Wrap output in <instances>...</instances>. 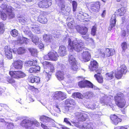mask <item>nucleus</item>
<instances>
[{
  "instance_id": "obj_29",
  "label": "nucleus",
  "mask_w": 129,
  "mask_h": 129,
  "mask_svg": "<svg viewBox=\"0 0 129 129\" xmlns=\"http://www.w3.org/2000/svg\"><path fill=\"white\" fill-rule=\"evenodd\" d=\"M100 73L95 74L94 75V77L96 78L98 82L102 83L103 81V78L102 76L100 75Z\"/></svg>"
},
{
  "instance_id": "obj_37",
  "label": "nucleus",
  "mask_w": 129,
  "mask_h": 129,
  "mask_svg": "<svg viewBox=\"0 0 129 129\" xmlns=\"http://www.w3.org/2000/svg\"><path fill=\"white\" fill-rule=\"evenodd\" d=\"M18 30L15 29H12L11 31V34L13 37H15L18 36Z\"/></svg>"
},
{
  "instance_id": "obj_26",
  "label": "nucleus",
  "mask_w": 129,
  "mask_h": 129,
  "mask_svg": "<svg viewBox=\"0 0 129 129\" xmlns=\"http://www.w3.org/2000/svg\"><path fill=\"white\" fill-rule=\"evenodd\" d=\"M40 67L39 66H35L34 67H31L28 70L29 73H36L40 71Z\"/></svg>"
},
{
  "instance_id": "obj_56",
  "label": "nucleus",
  "mask_w": 129,
  "mask_h": 129,
  "mask_svg": "<svg viewBox=\"0 0 129 129\" xmlns=\"http://www.w3.org/2000/svg\"><path fill=\"white\" fill-rule=\"evenodd\" d=\"M87 41H90L89 43H92L93 42V40L91 38H87Z\"/></svg>"
},
{
  "instance_id": "obj_51",
  "label": "nucleus",
  "mask_w": 129,
  "mask_h": 129,
  "mask_svg": "<svg viewBox=\"0 0 129 129\" xmlns=\"http://www.w3.org/2000/svg\"><path fill=\"white\" fill-rule=\"evenodd\" d=\"M35 82L36 83H39L40 81V78L39 77H37L35 76Z\"/></svg>"
},
{
  "instance_id": "obj_43",
  "label": "nucleus",
  "mask_w": 129,
  "mask_h": 129,
  "mask_svg": "<svg viewBox=\"0 0 129 129\" xmlns=\"http://www.w3.org/2000/svg\"><path fill=\"white\" fill-rule=\"evenodd\" d=\"M25 50L24 47H20L17 50V52L18 54H21L25 53Z\"/></svg>"
},
{
  "instance_id": "obj_45",
  "label": "nucleus",
  "mask_w": 129,
  "mask_h": 129,
  "mask_svg": "<svg viewBox=\"0 0 129 129\" xmlns=\"http://www.w3.org/2000/svg\"><path fill=\"white\" fill-rule=\"evenodd\" d=\"M39 38L37 37H33L32 39V41L36 44H37L39 43Z\"/></svg>"
},
{
  "instance_id": "obj_13",
  "label": "nucleus",
  "mask_w": 129,
  "mask_h": 129,
  "mask_svg": "<svg viewBox=\"0 0 129 129\" xmlns=\"http://www.w3.org/2000/svg\"><path fill=\"white\" fill-rule=\"evenodd\" d=\"M54 99L60 101L67 98V94L65 92L59 91L55 92L53 96Z\"/></svg>"
},
{
  "instance_id": "obj_62",
  "label": "nucleus",
  "mask_w": 129,
  "mask_h": 129,
  "mask_svg": "<svg viewBox=\"0 0 129 129\" xmlns=\"http://www.w3.org/2000/svg\"><path fill=\"white\" fill-rule=\"evenodd\" d=\"M29 99L30 102H33L34 101V100L31 98H29Z\"/></svg>"
},
{
  "instance_id": "obj_44",
  "label": "nucleus",
  "mask_w": 129,
  "mask_h": 129,
  "mask_svg": "<svg viewBox=\"0 0 129 129\" xmlns=\"http://www.w3.org/2000/svg\"><path fill=\"white\" fill-rule=\"evenodd\" d=\"M4 24L2 22H0V34L3 33L4 31Z\"/></svg>"
},
{
  "instance_id": "obj_7",
  "label": "nucleus",
  "mask_w": 129,
  "mask_h": 129,
  "mask_svg": "<svg viewBox=\"0 0 129 129\" xmlns=\"http://www.w3.org/2000/svg\"><path fill=\"white\" fill-rule=\"evenodd\" d=\"M59 56L57 52L54 51H50L48 54L44 56L45 60L56 61L58 59Z\"/></svg>"
},
{
  "instance_id": "obj_3",
  "label": "nucleus",
  "mask_w": 129,
  "mask_h": 129,
  "mask_svg": "<svg viewBox=\"0 0 129 129\" xmlns=\"http://www.w3.org/2000/svg\"><path fill=\"white\" fill-rule=\"evenodd\" d=\"M67 62V64L71 66V70L74 71L78 70L79 69L78 62L73 55H68Z\"/></svg>"
},
{
  "instance_id": "obj_15",
  "label": "nucleus",
  "mask_w": 129,
  "mask_h": 129,
  "mask_svg": "<svg viewBox=\"0 0 129 129\" xmlns=\"http://www.w3.org/2000/svg\"><path fill=\"white\" fill-rule=\"evenodd\" d=\"M47 15V13L46 12H43L40 14L38 17V21L41 23H46L48 21V20L46 18Z\"/></svg>"
},
{
  "instance_id": "obj_40",
  "label": "nucleus",
  "mask_w": 129,
  "mask_h": 129,
  "mask_svg": "<svg viewBox=\"0 0 129 129\" xmlns=\"http://www.w3.org/2000/svg\"><path fill=\"white\" fill-rule=\"evenodd\" d=\"M10 11L8 12H7L6 13H8L9 18L10 19H11L14 18L15 15V14H14V13L12 12V9L11 8L10 9Z\"/></svg>"
},
{
  "instance_id": "obj_64",
  "label": "nucleus",
  "mask_w": 129,
  "mask_h": 129,
  "mask_svg": "<svg viewBox=\"0 0 129 129\" xmlns=\"http://www.w3.org/2000/svg\"><path fill=\"white\" fill-rule=\"evenodd\" d=\"M125 19V18L124 17H122V21H124L123 20H124Z\"/></svg>"
},
{
  "instance_id": "obj_16",
  "label": "nucleus",
  "mask_w": 129,
  "mask_h": 129,
  "mask_svg": "<svg viewBox=\"0 0 129 129\" xmlns=\"http://www.w3.org/2000/svg\"><path fill=\"white\" fill-rule=\"evenodd\" d=\"M127 11V9L124 7H122L116 11L113 15L116 16H123Z\"/></svg>"
},
{
  "instance_id": "obj_12",
  "label": "nucleus",
  "mask_w": 129,
  "mask_h": 129,
  "mask_svg": "<svg viewBox=\"0 0 129 129\" xmlns=\"http://www.w3.org/2000/svg\"><path fill=\"white\" fill-rule=\"evenodd\" d=\"M76 104L75 101L73 100L70 99L66 100L64 103V110L66 112L69 111V108Z\"/></svg>"
},
{
  "instance_id": "obj_17",
  "label": "nucleus",
  "mask_w": 129,
  "mask_h": 129,
  "mask_svg": "<svg viewBox=\"0 0 129 129\" xmlns=\"http://www.w3.org/2000/svg\"><path fill=\"white\" fill-rule=\"evenodd\" d=\"M10 46H5L4 50L5 56L9 59H11L12 58V52Z\"/></svg>"
},
{
  "instance_id": "obj_55",
  "label": "nucleus",
  "mask_w": 129,
  "mask_h": 129,
  "mask_svg": "<svg viewBox=\"0 0 129 129\" xmlns=\"http://www.w3.org/2000/svg\"><path fill=\"white\" fill-rule=\"evenodd\" d=\"M127 126H128L127 125L121 126L120 127L119 129H127L126 127Z\"/></svg>"
},
{
  "instance_id": "obj_47",
  "label": "nucleus",
  "mask_w": 129,
  "mask_h": 129,
  "mask_svg": "<svg viewBox=\"0 0 129 129\" xmlns=\"http://www.w3.org/2000/svg\"><path fill=\"white\" fill-rule=\"evenodd\" d=\"M29 88L32 91H36L38 90V89L37 88H35L34 86H29Z\"/></svg>"
},
{
  "instance_id": "obj_28",
  "label": "nucleus",
  "mask_w": 129,
  "mask_h": 129,
  "mask_svg": "<svg viewBox=\"0 0 129 129\" xmlns=\"http://www.w3.org/2000/svg\"><path fill=\"white\" fill-rule=\"evenodd\" d=\"M1 8L2 9V10H1L2 11L6 13L7 12L10 11L11 10L10 9L11 8L9 6L8 7V5L7 4H2L1 6Z\"/></svg>"
},
{
  "instance_id": "obj_5",
  "label": "nucleus",
  "mask_w": 129,
  "mask_h": 129,
  "mask_svg": "<svg viewBox=\"0 0 129 129\" xmlns=\"http://www.w3.org/2000/svg\"><path fill=\"white\" fill-rule=\"evenodd\" d=\"M120 69L115 71L114 76L117 79L121 78L123 75H125L127 72V68L124 64H122L120 67Z\"/></svg>"
},
{
  "instance_id": "obj_20",
  "label": "nucleus",
  "mask_w": 129,
  "mask_h": 129,
  "mask_svg": "<svg viewBox=\"0 0 129 129\" xmlns=\"http://www.w3.org/2000/svg\"><path fill=\"white\" fill-rule=\"evenodd\" d=\"M82 56L83 60L86 61H88L91 58V54L87 51H83L82 54Z\"/></svg>"
},
{
  "instance_id": "obj_25",
  "label": "nucleus",
  "mask_w": 129,
  "mask_h": 129,
  "mask_svg": "<svg viewBox=\"0 0 129 129\" xmlns=\"http://www.w3.org/2000/svg\"><path fill=\"white\" fill-rule=\"evenodd\" d=\"M64 72L63 71H58L55 74V76L58 80L59 81L63 80L64 79Z\"/></svg>"
},
{
  "instance_id": "obj_30",
  "label": "nucleus",
  "mask_w": 129,
  "mask_h": 129,
  "mask_svg": "<svg viewBox=\"0 0 129 129\" xmlns=\"http://www.w3.org/2000/svg\"><path fill=\"white\" fill-rule=\"evenodd\" d=\"M37 62V61L36 60L28 61L26 62L25 64L26 66H35L36 65Z\"/></svg>"
},
{
  "instance_id": "obj_52",
  "label": "nucleus",
  "mask_w": 129,
  "mask_h": 129,
  "mask_svg": "<svg viewBox=\"0 0 129 129\" xmlns=\"http://www.w3.org/2000/svg\"><path fill=\"white\" fill-rule=\"evenodd\" d=\"M106 14V11L105 10H103L102 13L101 14V16L102 17H105Z\"/></svg>"
},
{
  "instance_id": "obj_10",
  "label": "nucleus",
  "mask_w": 129,
  "mask_h": 129,
  "mask_svg": "<svg viewBox=\"0 0 129 129\" xmlns=\"http://www.w3.org/2000/svg\"><path fill=\"white\" fill-rule=\"evenodd\" d=\"M52 4V3L50 0H40L37 5L40 8L46 9L49 8Z\"/></svg>"
},
{
  "instance_id": "obj_14",
  "label": "nucleus",
  "mask_w": 129,
  "mask_h": 129,
  "mask_svg": "<svg viewBox=\"0 0 129 129\" xmlns=\"http://www.w3.org/2000/svg\"><path fill=\"white\" fill-rule=\"evenodd\" d=\"M101 5L99 2H93L90 5V10L93 12H98L100 10Z\"/></svg>"
},
{
  "instance_id": "obj_19",
  "label": "nucleus",
  "mask_w": 129,
  "mask_h": 129,
  "mask_svg": "<svg viewBox=\"0 0 129 129\" xmlns=\"http://www.w3.org/2000/svg\"><path fill=\"white\" fill-rule=\"evenodd\" d=\"M23 62L21 60L18 59L14 61L12 63L13 67L16 70H20L23 67Z\"/></svg>"
},
{
  "instance_id": "obj_49",
  "label": "nucleus",
  "mask_w": 129,
  "mask_h": 129,
  "mask_svg": "<svg viewBox=\"0 0 129 129\" xmlns=\"http://www.w3.org/2000/svg\"><path fill=\"white\" fill-rule=\"evenodd\" d=\"M35 76H33L30 78L29 79L30 82L32 83H34L35 82Z\"/></svg>"
},
{
  "instance_id": "obj_2",
  "label": "nucleus",
  "mask_w": 129,
  "mask_h": 129,
  "mask_svg": "<svg viewBox=\"0 0 129 129\" xmlns=\"http://www.w3.org/2000/svg\"><path fill=\"white\" fill-rule=\"evenodd\" d=\"M115 104L120 108H123L126 104V101L122 93L119 92L116 94L114 97Z\"/></svg>"
},
{
  "instance_id": "obj_21",
  "label": "nucleus",
  "mask_w": 129,
  "mask_h": 129,
  "mask_svg": "<svg viewBox=\"0 0 129 129\" xmlns=\"http://www.w3.org/2000/svg\"><path fill=\"white\" fill-rule=\"evenodd\" d=\"M116 17L115 15H112L110 19V26L109 27L108 29L111 30L112 28L114 27L116 25L117 21Z\"/></svg>"
},
{
  "instance_id": "obj_35",
  "label": "nucleus",
  "mask_w": 129,
  "mask_h": 129,
  "mask_svg": "<svg viewBox=\"0 0 129 129\" xmlns=\"http://www.w3.org/2000/svg\"><path fill=\"white\" fill-rule=\"evenodd\" d=\"M28 50L31 53L32 55L34 56H36L37 55V50L36 49L33 48H30Z\"/></svg>"
},
{
  "instance_id": "obj_63",
  "label": "nucleus",
  "mask_w": 129,
  "mask_h": 129,
  "mask_svg": "<svg viewBox=\"0 0 129 129\" xmlns=\"http://www.w3.org/2000/svg\"><path fill=\"white\" fill-rule=\"evenodd\" d=\"M29 2H31L33 1L34 0H25Z\"/></svg>"
},
{
  "instance_id": "obj_33",
  "label": "nucleus",
  "mask_w": 129,
  "mask_h": 129,
  "mask_svg": "<svg viewBox=\"0 0 129 129\" xmlns=\"http://www.w3.org/2000/svg\"><path fill=\"white\" fill-rule=\"evenodd\" d=\"M31 28L33 31L35 33H40L39 27L37 25H33Z\"/></svg>"
},
{
  "instance_id": "obj_54",
  "label": "nucleus",
  "mask_w": 129,
  "mask_h": 129,
  "mask_svg": "<svg viewBox=\"0 0 129 129\" xmlns=\"http://www.w3.org/2000/svg\"><path fill=\"white\" fill-rule=\"evenodd\" d=\"M60 8L61 10L63 8H64L65 7V5L64 4H63L62 3H60Z\"/></svg>"
},
{
  "instance_id": "obj_6",
  "label": "nucleus",
  "mask_w": 129,
  "mask_h": 129,
  "mask_svg": "<svg viewBox=\"0 0 129 129\" xmlns=\"http://www.w3.org/2000/svg\"><path fill=\"white\" fill-rule=\"evenodd\" d=\"M88 67L90 71H95L98 74L101 72V69L99 67L98 63L95 60L91 61Z\"/></svg>"
},
{
  "instance_id": "obj_11",
  "label": "nucleus",
  "mask_w": 129,
  "mask_h": 129,
  "mask_svg": "<svg viewBox=\"0 0 129 129\" xmlns=\"http://www.w3.org/2000/svg\"><path fill=\"white\" fill-rule=\"evenodd\" d=\"M78 85L81 88H93L94 85L90 81L86 80L81 81L78 83Z\"/></svg>"
},
{
  "instance_id": "obj_48",
  "label": "nucleus",
  "mask_w": 129,
  "mask_h": 129,
  "mask_svg": "<svg viewBox=\"0 0 129 129\" xmlns=\"http://www.w3.org/2000/svg\"><path fill=\"white\" fill-rule=\"evenodd\" d=\"M99 55L101 57L103 58H104L105 56H106L105 52H102L101 51V52L100 53Z\"/></svg>"
},
{
  "instance_id": "obj_32",
  "label": "nucleus",
  "mask_w": 129,
  "mask_h": 129,
  "mask_svg": "<svg viewBox=\"0 0 129 129\" xmlns=\"http://www.w3.org/2000/svg\"><path fill=\"white\" fill-rule=\"evenodd\" d=\"M114 73L113 71L107 73L106 76L107 79L108 80H111L114 78Z\"/></svg>"
},
{
  "instance_id": "obj_31",
  "label": "nucleus",
  "mask_w": 129,
  "mask_h": 129,
  "mask_svg": "<svg viewBox=\"0 0 129 129\" xmlns=\"http://www.w3.org/2000/svg\"><path fill=\"white\" fill-rule=\"evenodd\" d=\"M40 119L41 121L45 122H49L51 120V118L44 115H42L40 117Z\"/></svg>"
},
{
  "instance_id": "obj_22",
  "label": "nucleus",
  "mask_w": 129,
  "mask_h": 129,
  "mask_svg": "<svg viewBox=\"0 0 129 129\" xmlns=\"http://www.w3.org/2000/svg\"><path fill=\"white\" fill-rule=\"evenodd\" d=\"M115 50L114 48H105V52L106 57H110L112 56L115 53Z\"/></svg>"
},
{
  "instance_id": "obj_24",
  "label": "nucleus",
  "mask_w": 129,
  "mask_h": 129,
  "mask_svg": "<svg viewBox=\"0 0 129 129\" xmlns=\"http://www.w3.org/2000/svg\"><path fill=\"white\" fill-rule=\"evenodd\" d=\"M43 40L46 43H51L53 41L52 37L50 35L44 34L43 36Z\"/></svg>"
},
{
  "instance_id": "obj_9",
  "label": "nucleus",
  "mask_w": 129,
  "mask_h": 129,
  "mask_svg": "<svg viewBox=\"0 0 129 129\" xmlns=\"http://www.w3.org/2000/svg\"><path fill=\"white\" fill-rule=\"evenodd\" d=\"M9 74L11 77L16 79L23 78L26 76L25 74L21 71H10Z\"/></svg>"
},
{
  "instance_id": "obj_60",
  "label": "nucleus",
  "mask_w": 129,
  "mask_h": 129,
  "mask_svg": "<svg viewBox=\"0 0 129 129\" xmlns=\"http://www.w3.org/2000/svg\"><path fill=\"white\" fill-rule=\"evenodd\" d=\"M126 32L125 31H123L121 34V36H122L125 37L126 36Z\"/></svg>"
},
{
  "instance_id": "obj_18",
  "label": "nucleus",
  "mask_w": 129,
  "mask_h": 129,
  "mask_svg": "<svg viewBox=\"0 0 129 129\" xmlns=\"http://www.w3.org/2000/svg\"><path fill=\"white\" fill-rule=\"evenodd\" d=\"M75 28L78 32L82 35H85L88 32V28L85 26L81 27L77 25Z\"/></svg>"
},
{
  "instance_id": "obj_58",
  "label": "nucleus",
  "mask_w": 129,
  "mask_h": 129,
  "mask_svg": "<svg viewBox=\"0 0 129 129\" xmlns=\"http://www.w3.org/2000/svg\"><path fill=\"white\" fill-rule=\"evenodd\" d=\"M4 63L3 61L0 60V68L4 67Z\"/></svg>"
},
{
  "instance_id": "obj_46",
  "label": "nucleus",
  "mask_w": 129,
  "mask_h": 129,
  "mask_svg": "<svg viewBox=\"0 0 129 129\" xmlns=\"http://www.w3.org/2000/svg\"><path fill=\"white\" fill-rule=\"evenodd\" d=\"M7 81L10 83H13L15 82V81L12 78H8L7 80Z\"/></svg>"
},
{
  "instance_id": "obj_50",
  "label": "nucleus",
  "mask_w": 129,
  "mask_h": 129,
  "mask_svg": "<svg viewBox=\"0 0 129 129\" xmlns=\"http://www.w3.org/2000/svg\"><path fill=\"white\" fill-rule=\"evenodd\" d=\"M64 122L66 123L67 124L71 125V123L69 121L68 119L67 118H65L64 119Z\"/></svg>"
},
{
  "instance_id": "obj_38",
  "label": "nucleus",
  "mask_w": 129,
  "mask_h": 129,
  "mask_svg": "<svg viewBox=\"0 0 129 129\" xmlns=\"http://www.w3.org/2000/svg\"><path fill=\"white\" fill-rule=\"evenodd\" d=\"M121 46L122 49V51L125 52L127 48V44L126 42H122L121 44Z\"/></svg>"
},
{
  "instance_id": "obj_42",
  "label": "nucleus",
  "mask_w": 129,
  "mask_h": 129,
  "mask_svg": "<svg viewBox=\"0 0 129 129\" xmlns=\"http://www.w3.org/2000/svg\"><path fill=\"white\" fill-rule=\"evenodd\" d=\"M80 127L82 129H93L91 126L88 124L85 125H82Z\"/></svg>"
},
{
  "instance_id": "obj_59",
  "label": "nucleus",
  "mask_w": 129,
  "mask_h": 129,
  "mask_svg": "<svg viewBox=\"0 0 129 129\" xmlns=\"http://www.w3.org/2000/svg\"><path fill=\"white\" fill-rule=\"evenodd\" d=\"M39 47L40 49H42L44 47V45L42 43H40L39 45Z\"/></svg>"
},
{
  "instance_id": "obj_41",
  "label": "nucleus",
  "mask_w": 129,
  "mask_h": 129,
  "mask_svg": "<svg viewBox=\"0 0 129 129\" xmlns=\"http://www.w3.org/2000/svg\"><path fill=\"white\" fill-rule=\"evenodd\" d=\"M72 4L73 7V12H75L76 11L77 8V3L75 1H73L72 2Z\"/></svg>"
},
{
  "instance_id": "obj_4",
  "label": "nucleus",
  "mask_w": 129,
  "mask_h": 129,
  "mask_svg": "<svg viewBox=\"0 0 129 129\" xmlns=\"http://www.w3.org/2000/svg\"><path fill=\"white\" fill-rule=\"evenodd\" d=\"M121 117L115 114H111L110 116V119L111 123L113 124L116 125L118 123L121 122L122 119H126V116L123 115H121Z\"/></svg>"
},
{
  "instance_id": "obj_1",
  "label": "nucleus",
  "mask_w": 129,
  "mask_h": 129,
  "mask_svg": "<svg viewBox=\"0 0 129 129\" xmlns=\"http://www.w3.org/2000/svg\"><path fill=\"white\" fill-rule=\"evenodd\" d=\"M68 48L72 50H74L79 52L81 51L85 47L84 44L82 42H78L72 41L69 38L68 39Z\"/></svg>"
},
{
  "instance_id": "obj_34",
  "label": "nucleus",
  "mask_w": 129,
  "mask_h": 129,
  "mask_svg": "<svg viewBox=\"0 0 129 129\" xmlns=\"http://www.w3.org/2000/svg\"><path fill=\"white\" fill-rule=\"evenodd\" d=\"M5 13L4 12L2 11L1 10H0V18L3 20H6L7 17V16Z\"/></svg>"
},
{
  "instance_id": "obj_8",
  "label": "nucleus",
  "mask_w": 129,
  "mask_h": 129,
  "mask_svg": "<svg viewBox=\"0 0 129 129\" xmlns=\"http://www.w3.org/2000/svg\"><path fill=\"white\" fill-rule=\"evenodd\" d=\"M39 123V122H37L31 121L29 119H25L21 122L20 125L23 127L28 128L33 125H36V124L38 125Z\"/></svg>"
},
{
  "instance_id": "obj_53",
  "label": "nucleus",
  "mask_w": 129,
  "mask_h": 129,
  "mask_svg": "<svg viewBox=\"0 0 129 129\" xmlns=\"http://www.w3.org/2000/svg\"><path fill=\"white\" fill-rule=\"evenodd\" d=\"M41 126L44 129L48 128V127L47 126L42 123H41Z\"/></svg>"
},
{
  "instance_id": "obj_39",
  "label": "nucleus",
  "mask_w": 129,
  "mask_h": 129,
  "mask_svg": "<svg viewBox=\"0 0 129 129\" xmlns=\"http://www.w3.org/2000/svg\"><path fill=\"white\" fill-rule=\"evenodd\" d=\"M97 27L96 25H94L92 26L91 29V34L93 36L96 35Z\"/></svg>"
},
{
  "instance_id": "obj_23",
  "label": "nucleus",
  "mask_w": 129,
  "mask_h": 129,
  "mask_svg": "<svg viewBox=\"0 0 129 129\" xmlns=\"http://www.w3.org/2000/svg\"><path fill=\"white\" fill-rule=\"evenodd\" d=\"M58 53L60 56H64L67 54L66 47L64 46L61 45L59 47Z\"/></svg>"
},
{
  "instance_id": "obj_36",
  "label": "nucleus",
  "mask_w": 129,
  "mask_h": 129,
  "mask_svg": "<svg viewBox=\"0 0 129 129\" xmlns=\"http://www.w3.org/2000/svg\"><path fill=\"white\" fill-rule=\"evenodd\" d=\"M72 96L74 98H77L80 99H82L83 95L80 93L74 92L72 94Z\"/></svg>"
},
{
  "instance_id": "obj_57",
  "label": "nucleus",
  "mask_w": 129,
  "mask_h": 129,
  "mask_svg": "<svg viewBox=\"0 0 129 129\" xmlns=\"http://www.w3.org/2000/svg\"><path fill=\"white\" fill-rule=\"evenodd\" d=\"M49 72H48V73L46 72L45 73V75L46 76V77H47L49 78L50 76H51V75L49 74Z\"/></svg>"
},
{
  "instance_id": "obj_61",
  "label": "nucleus",
  "mask_w": 129,
  "mask_h": 129,
  "mask_svg": "<svg viewBox=\"0 0 129 129\" xmlns=\"http://www.w3.org/2000/svg\"><path fill=\"white\" fill-rule=\"evenodd\" d=\"M56 2H59L60 3H62L63 0H55Z\"/></svg>"
},
{
  "instance_id": "obj_27",
  "label": "nucleus",
  "mask_w": 129,
  "mask_h": 129,
  "mask_svg": "<svg viewBox=\"0 0 129 129\" xmlns=\"http://www.w3.org/2000/svg\"><path fill=\"white\" fill-rule=\"evenodd\" d=\"M45 63L46 65H48L49 66V72L52 73L54 72L55 68L53 64L51 62L48 61H45Z\"/></svg>"
}]
</instances>
